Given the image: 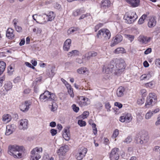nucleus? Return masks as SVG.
<instances>
[{"instance_id":"f257e3e1","label":"nucleus","mask_w":160,"mask_h":160,"mask_svg":"<svg viewBox=\"0 0 160 160\" xmlns=\"http://www.w3.org/2000/svg\"><path fill=\"white\" fill-rule=\"evenodd\" d=\"M113 64L115 65L117 68L114 72L115 74L116 75H119V73L125 68L126 64L123 59L117 58L113 59L111 62L110 65H108V68H113L114 67Z\"/></svg>"},{"instance_id":"f03ea898","label":"nucleus","mask_w":160,"mask_h":160,"mask_svg":"<svg viewBox=\"0 0 160 160\" xmlns=\"http://www.w3.org/2000/svg\"><path fill=\"white\" fill-rule=\"evenodd\" d=\"M26 149L22 146L14 144L11 146V156L15 158H22L25 152Z\"/></svg>"},{"instance_id":"7ed1b4c3","label":"nucleus","mask_w":160,"mask_h":160,"mask_svg":"<svg viewBox=\"0 0 160 160\" xmlns=\"http://www.w3.org/2000/svg\"><path fill=\"white\" fill-rule=\"evenodd\" d=\"M39 99L41 102H45L49 101H55L57 99V98L55 93L46 91L40 95Z\"/></svg>"},{"instance_id":"20e7f679","label":"nucleus","mask_w":160,"mask_h":160,"mask_svg":"<svg viewBox=\"0 0 160 160\" xmlns=\"http://www.w3.org/2000/svg\"><path fill=\"white\" fill-rule=\"evenodd\" d=\"M138 18L136 13L134 12H128L125 13L123 19L125 22L127 24L133 23Z\"/></svg>"},{"instance_id":"39448f33","label":"nucleus","mask_w":160,"mask_h":160,"mask_svg":"<svg viewBox=\"0 0 160 160\" xmlns=\"http://www.w3.org/2000/svg\"><path fill=\"white\" fill-rule=\"evenodd\" d=\"M97 37L98 38L103 40H107L110 38L111 33L108 29L102 28L98 32Z\"/></svg>"},{"instance_id":"423d86ee","label":"nucleus","mask_w":160,"mask_h":160,"mask_svg":"<svg viewBox=\"0 0 160 160\" xmlns=\"http://www.w3.org/2000/svg\"><path fill=\"white\" fill-rule=\"evenodd\" d=\"M69 150V148L67 145L61 147L58 149L56 153L59 160H62L66 158V153Z\"/></svg>"},{"instance_id":"0eeeda50","label":"nucleus","mask_w":160,"mask_h":160,"mask_svg":"<svg viewBox=\"0 0 160 160\" xmlns=\"http://www.w3.org/2000/svg\"><path fill=\"white\" fill-rule=\"evenodd\" d=\"M157 97L154 93H151L148 96L145 106L146 108H149L154 104L156 101Z\"/></svg>"},{"instance_id":"6e6552de","label":"nucleus","mask_w":160,"mask_h":160,"mask_svg":"<svg viewBox=\"0 0 160 160\" xmlns=\"http://www.w3.org/2000/svg\"><path fill=\"white\" fill-rule=\"evenodd\" d=\"M88 151L87 149L85 147H82L79 148L78 152L75 155L76 158L77 160H82L85 156Z\"/></svg>"},{"instance_id":"1a4fd4ad","label":"nucleus","mask_w":160,"mask_h":160,"mask_svg":"<svg viewBox=\"0 0 160 160\" xmlns=\"http://www.w3.org/2000/svg\"><path fill=\"white\" fill-rule=\"evenodd\" d=\"M32 18L37 23L40 24H44L47 22L44 16L40 15L38 14L34 15L32 16Z\"/></svg>"},{"instance_id":"9d476101","label":"nucleus","mask_w":160,"mask_h":160,"mask_svg":"<svg viewBox=\"0 0 160 160\" xmlns=\"http://www.w3.org/2000/svg\"><path fill=\"white\" fill-rule=\"evenodd\" d=\"M119 150L117 148H113L111 152L109 155V157L112 159L118 160L119 158L118 154Z\"/></svg>"},{"instance_id":"9b49d317","label":"nucleus","mask_w":160,"mask_h":160,"mask_svg":"<svg viewBox=\"0 0 160 160\" xmlns=\"http://www.w3.org/2000/svg\"><path fill=\"white\" fill-rule=\"evenodd\" d=\"M132 119L131 115L129 113L123 114L120 117L119 120L122 122H129Z\"/></svg>"},{"instance_id":"f8f14e48","label":"nucleus","mask_w":160,"mask_h":160,"mask_svg":"<svg viewBox=\"0 0 160 160\" xmlns=\"http://www.w3.org/2000/svg\"><path fill=\"white\" fill-rule=\"evenodd\" d=\"M157 22L156 17L153 16H151L148 17V26L149 28L154 27Z\"/></svg>"},{"instance_id":"ddd939ff","label":"nucleus","mask_w":160,"mask_h":160,"mask_svg":"<svg viewBox=\"0 0 160 160\" xmlns=\"http://www.w3.org/2000/svg\"><path fill=\"white\" fill-rule=\"evenodd\" d=\"M123 39L122 37L120 35H117L113 38L111 46L113 47L121 42Z\"/></svg>"},{"instance_id":"4468645a","label":"nucleus","mask_w":160,"mask_h":160,"mask_svg":"<svg viewBox=\"0 0 160 160\" xmlns=\"http://www.w3.org/2000/svg\"><path fill=\"white\" fill-rule=\"evenodd\" d=\"M30 105V103L29 102L25 101L21 103L20 106V108L23 112H27L29 108Z\"/></svg>"},{"instance_id":"2eb2a0df","label":"nucleus","mask_w":160,"mask_h":160,"mask_svg":"<svg viewBox=\"0 0 160 160\" xmlns=\"http://www.w3.org/2000/svg\"><path fill=\"white\" fill-rule=\"evenodd\" d=\"M18 126L19 128L21 130H25L27 128L28 121L26 119H22L20 120L19 122Z\"/></svg>"},{"instance_id":"dca6fc26","label":"nucleus","mask_w":160,"mask_h":160,"mask_svg":"<svg viewBox=\"0 0 160 160\" xmlns=\"http://www.w3.org/2000/svg\"><path fill=\"white\" fill-rule=\"evenodd\" d=\"M79 104L81 106H84L89 104L90 101L89 99L87 98H85L83 97H79Z\"/></svg>"},{"instance_id":"f3484780","label":"nucleus","mask_w":160,"mask_h":160,"mask_svg":"<svg viewBox=\"0 0 160 160\" xmlns=\"http://www.w3.org/2000/svg\"><path fill=\"white\" fill-rule=\"evenodd\" d=\"M71 42L72 40L70 39H68L65 41L63 47V49L64 51L68 52L69 50Z\"/></svg>"},{"instance_id":"a211bd4d","label":"nucleus","mask_w":160,"mask_h":160,"mask_svg":"<svg viewBox=\"0 0 160 160\" xmlns=\"http://www.w3.org/2000/svg\"><path fill=\"white\" fill-rule=\"evenodd\" d=\"M111 2L109 0H103L101 5V8L103 9H108L110 6Z\"/></svg>"},{"instance_id":"6ab92c4d","label":"nucleus","mask_w":160,"mask_h":160,"mask_svg":"<svg viewBox=\"0 0 160 160\" xmlns=\"http://www.w3.org/2000/svg\"><path fill=\"white\" fill-rule=\"evenodd\" d=\"M152 73L151 72H148L147 73L143 74L139 77L140 81H143L147 78H150L152 77Z\"/></svg>"},{"instance_id":"aec40b11","label":"nucleus","mask_w":160,"mask_h":160,"mask_svg":"<svg viewBox=\"0 0 160 160\" xmlns=\"http://www.w3.org/2000/svg\"><path fill=\"white\" fill-rule=\"evenodd\" d=\"M42 149L41 147H37L34 148L31 152V154L40 155L39 153L42 152Z\"/></svg>"},{"instance_id":"412c9836","label":"nucleus","mask_w":160,"mask_h":160,"mask_svg":"<svg viewBox=\"0 0 160 160\" xmlns=\"http://www.w3.org/2000/svg\"><path fill=\"white\" fill-rule=\"evenodd\" d=\"M132 7H135L139 6L140 3L139 0H126Z\"/></svg>"},{"instance_id":"4be33fe9","label":"nucleus","mask_w":160,"mask_h":160,"mask_svg":"<svg viewBox=\"0 0 160 160\" xmlns=\"http://www.w3.org/2000/svg\"><path fill=\"white\" fill-rule=\"evenodd\" d=\"M77 73L79 74H84L88 72L89 70L85 67H82L77 70Z\"/></svg>"},{"instance_id":"5701e85b","label":"nucleus","mask_w":160,"mask_h":160,"mask_svg":"<svg viewBox=\"0 0 160 160\" xmlns=\"http://www.w3.org/2000/svg\"><path fill=\"white\" fill-rule=\"evenodd\" d=\"M156 85V82L154 80L151 81L149 82L145 83L144 86L147 88L151 89L154 88Z\"/></svg>"},{"instance_id":"b1692460","label":"nucleus","mask_w":160,"mask_h":160,"mask_svg":"<svg viewBox=\"0 0 160 160\" xmlns=\"http://www.w3.org/2000/svg\"><path fill=\"white\" fill-rule=\"evenodd\" d=\"M63 137L66 141H69L71 138L70 133L68 130L65 129L63 134Z\"/></svg>"},{"instance_id":"393cba45","label":"nucleus","mask_w":160,"mask_h":160,"mask_svg":"<svg viewBox=\"0 0 160 160\" xmlns=\"http://www.w3.org/2000/svg\"><path fill=\"white\" fill-rule=\"evenodd\" d=\"M125 89L122 87H119L117 90L116 94L117 97H122L124 95V92Z\"/></svg>"},{"instance_id":"a878e982","label":"nucleus","mask_w":160,"mask_h":160,"mask_svg":"<svg viewBox=\"0 0 160 160\" xmlns=\"http://www.w3.org/2000/svg\"><path fill=\"white\" fill-rule=\"evenodd\" d=\"M139 38V41L145 44L149 42L151 39V38L149 37L140 36Z\"/></svg>"},{"instance_id":"bb28decb","label":"nucleus","mask_w":160,"mask_h":160,"mask_svg":"<svg viewBox=\"0 0 160 160\" xmlns=\"http://www.w3.org/2000/svg\"><path fill=\"white\" fill-rule=\"evenodd\" d=\"M47 16L48 18V19H46L47 22L51 21L54 18L55 14L53 12L50 11L48 12Z\"/></svg>"},{"instance_id":"cd10ccee","label":"nucleus","mask_w":160,"mask_h":160,"mask_svg":"<svg viewBox=\"0 0 160 160\" xmlns=\"http://www.w3.org/2000/svg\"><path fill=\"white\" fill-rule=\"evenodd\" d=\"M79 52L77 50H73L69 52L67 54L68 57H74L79 55Z\"/></svg>"},{"instance_id":"c85d7f7f","label":"nucleus","mask_w":160,"mask_h":160,"mask_svg":"<svg viewBox=\"0 0 160 160\" xmlns=\"http://www.w3.org/2000/svg\"><path fill=\"white\" fill-rule=\"evenodd\" d=\"M113 52L116 54L124 53L126 52L125 49L122 47L118 48L114 51Z\"/></svg>"},{"instance_id":"c756f323","label":"nucleus","mask_w":160,"mask_h":160,"mask_svg":"<svg viewBox=\"0 0 160 160\" xmlns=\"http://www.w3.org/2000/svg\"><path fill=\"white\" fill-rule=\"evenodd\" d=\"M6 63L3 61H0V75H1L5 70Z\"/></svg>"},{"instance_id":"7c9ffc66","label":"nucleus","mask_w":160,"mask_h":160,"mask_svg":"<svg viewBox=\"0 0 160 160\" xmlns=\"http://www.w3.org/2000/svg\"><path fill=\"white\" fill-rule=\"evenodd\" d=\"M49 108L52 112L56 111L58 108V105L55 102H52L51 105H49Z\"/></svg>"},{"instance_id":"2f4dec72","label":"nucleus","mask_w":160,"mask_h":160,"mask_svg":"<svg viewBox=\"0 0 160 160\" xmlns=\"http://www.w3.org/2000/svg\"><path fill=\"white\" fill-rule=\"evenodd\" d=\"M89 113L88 111H85L80 116L78 117V118H82L85 119L87 118L89 115Z\"/></svg>"},{"instance_id":"473e14b6","label":"nucleus","mask_w":160,"mask_h":160,"mask_svg":"<svg viewBox=\"0 0 160 160\" xmlns=\"http://www.w3.org/2000/svg\"><path fill=\"white\" fill-rule=\"evenodd\" d=\"M147 17V15L146 14L143 15L141 17L139 18L138 21V23L139 24H143L145 20L146 19Z\"/></svg>"},{"instance_id":"72a5a7b5","label":"nucleus","mask_w":160,"mask_h":160,"mask_svg":"<svg viewBox=\"0 0 160 160\" xmlns=\"http://www.w3.org/2000/svg\"><path fill=\"white\" fill-rule=\"evenodd\" d=\"M9 114H6L3 115L2 117V120L5 123H7L10 121L9 119Z\"/></svg>"},{"instance_id":"f704fd0d","label":"nucleus","mask_w":160,"mask_h":160,"mask_svg":"<svg viewBox=\"0 0 160 160\" xmlns=\"http://www.w3.org/2000/svg\"><path fill=\"white\" fill-rule=\"evenodd\" d=\"M41 158L40 155L31 154L30 160H38Z\"/></svg>"},{"instance_id":"c9c22d12","label":"nucleus","mask_w":160,"mask_h":160,"mask_svg":"<svg viewBox=\"0 0 160 160\" xmlns=\"http://www.w3.org/2000/svg\"><path fill=\"white\" fill-rule=\"evenodd\" d=\"M124 36L126 38L130 41L131 42L133 40L134 38V36L129 34H125Z\"/></svg>"},{"instance_id":"e433bc0d","label":"nucleus","mask_w":160,"mask_h":160,"mask_svg":"<svg viewBox=\"0 0 160 160\" xmlns=\"http://www.w3.org/2000/svg\"><path fill=\"white\" fill-rule=\"evenodd\" d=\"M78 30V28H77L72 27L69 29L67 32L68 34H71Z\"/></svg>"},{"instance_id":"4c0bfd02","label":"nucleus","mask_w":160,"mask_h":160,"mask_svg":"<svg viewBox=\"0 0 160 160\" xmlns=\"http://www.w3.org/2000/svg\"><path fill=\"white\" fill-rule=\"evenodd\" d=\"M119 133V130L117 129H115L113 131V134L112 135V138L113 139H115L118 136Z\"/></svg>"},{"instance_id":"58836bf2","label":"nucleus","mask_w":160,"mask_h":160,"mask_svg":"<svg viewBox=\"0 0 160 160\" xmlns=\"http://www.w3.org/2000/svg\"><path fill=\"white\" fill-rule=\"evenodd\" d=\"M78 125L80 127H84L86 125V122L82 120H78Z\"/></svg>"},{"instance_id":"ea45409f","label":"nucleus","mask_w":160,"mask_h":160,"mask_svg":"<svg viewBox=\"0 0 160 160\" xmlns=\"http://www.w3.org/2000/svg\"><path fill=\"white\" fill-rule=\"evenodd\" d=\"M144 99L143 98H139L137 100V103L139 105H141L144 103Z\"/></svg>"},{"instance_id":"a19ab883","label":"nucleus","mask_w":160,"mask_h":160,"mask_svg":"<svg viewBox=\"0 0 160 160\" xmlns=\"http://www.w3.org/2000/svg\"><path fill=\"white\" fill-rule=\"evenodd\" d=\"M153 114V112H152L149 111L145 115V118L147 119H150Z\"/></svg>"},{"instance_id":"79ce46f5","label":"nucleus","mask_w":160,"mask_h":160,"mask_svg":"<svg viewBox=\"0 0 160 160\" xmlns=\"http://www.w3.org/2000/svg\"><path fill=\"white\" fill-rule=\"evenodd\" d=\"M105 107L107 110V112H110L111 111V106L109 102H106L105 103Z\"/></svg>"},{"instance_id":"37998d69","label":"nucleus","mask_w":160,"mask_h":160,"mask_svg":"<svg viewBox=\"0 0 160 160\" xmlns=\"http://www.w3.org/2000/svg\"><path fill=\"white\" fill-rule=\"evenodd\" d=\"M33 32H35L37 34H39L41 33L42 30L41 29L38 28H34L32 29Z\"/></svg>"},{"instance_id":"c03bdc74","label":"nucleus","mask_w":160,"mask_h":160,"mask_svg":"<svg viewBox=\"0 0 160 160\" xmlns=\"http://www.w3.org/2000/svg\"><path fill=\"white\" fill-rule=\"evenodd\" d=\"M54 8L58 10H61L62 8L61 5L57 2L55 3L53 5Z\"/></svg>"},{"instance_id":"a18cd8bd","label":"nucleus","mask_w":160,"mask_h":160,"mask_svg":"<svg viewBox=\"0 0 160 160\" xmlns=\"http://www.w3.org/2000/svg\"><path fill=\"white\" fill-rule=\"evenodd\" d=\"M136 143L137 144H142L143 143V141L139 138L136 137L135 138Z\"/></svg>"},{"instance_id":"49530a36","label":"nucleus","mask_w":160,"mask_h":160,"mask_svg":"<svg viewBox=\"0 0 160 160\" xmlns=\"http://www.w3.org/2000/svg\"><path fill=\"white\" fill-rule=\"evenodd\" d=\"M132 138L130 136L127 137L124 141V142L127 143H128L132 141Z\"/></svg>"},{"instance_id":"de8ad7c7","label":"nucleus","mask_w":160,"mask_h":160,"mask_svg":"<svg viewBox=\"0 0 160 160\" xmlns=\"http://www.w3.org/2000/svg\"><path fill=\"white\" fill-rule=\"evenodd\" d=\"M72 107L74 112H77L79 111V107L76 106L75 104H73L72 105Z\"/></svg>"},{"instance_id":"09e8293b","label":"nucleus","mask_w":160,"mask_h":160,"mask_svg":"<svg viewBox=\"0 0 160 160\" xmlns=\"http://www.w3.org/2000/svg\"><path fill=\"white\" fill-rule=\"evenodd\" d=\"M76 62L79 64H82L83 62V59L82 58H76Z\"/></svg>"},{"instance_id":"8fccbe9b","label":"nucleus","mask_w":160,"mask_h":160,"mask_svg":"<svg viewBox=\"0 0 160 160\" xmlns=\"http://www.w3.org/2000/svg\"><path fill=\"white\" fill-rule=\"evenodd\" d=\"M6 135H10V126L8 125L6 126V130L5 133Z\"/></svg>"},{"instance_id":"3c124183","label":"nucleus","mask_w":160,"mask_h":160,"mask_svg":"<svg viewBox=\"0 0 160 160\" xmlns=\"http://www.w3.org/2000/svg\"><path fill=\"white\" fill-rule=\"evenodd\" d=\"M68 92L71 97L73 98L74 97V94L72 88L68 90Z\"/></svg>"},{"instance_id":"603ef678","label":"nucleus","mask_w":160,"mask_h":160,"mask_svg":"<svg viewBox=\"0 0 160 160\" xmlns=\"http://www.w3.org/2000/svg\"><path fill=\"white\" fill-rule=\"evenodd\" d=\"M114 105L115 106L118 107L119 109L122 108V105L118 102H115L114 103Z\"/></svg>"},{"instance_id":"864d4df0","label":"nucleus","mask_w":160,"mask_h":160,"mask_svg":"<svg viewBox=\"0 0 160 160\" xmlns=\"http://www.w3.org/2000/svg\"><path fill=\"white\" fill-rule=\"evenodd\" d=\"M50 132L52 136H54L57 133V131L55 129H51L50 131Z\"/></svg>"},{"instance_id":"5fc2aeb1","label":"nucleus","mask_w":160,"mask_h":160,"mask_svg":"<svg viewBox=\"0 0 160 160\" xmlns=\"http://www.w3.org/2000/svg\"><path fill=\"white\" fill-rule=\"evenodd\" d=\"M30 62L34 66H36L37 64V61L34 59L32 60Z\"/></svg>"},{"instance_id":"6e6d98bb","label":"nucleus","mask_w":160,"mask_h":160,"mask_svg":"<svg viewBox=\"0 0 160 160\" xmlns=\"http://www.w3.org/2000/svg\"><path fill=\"white\" fill-rule=\"evenodd\" d=\"M155 64L157 66H160V58H158L155 60Z\"/></svg>"},{"instance_id":"4d7b16f0","label":"nucleus","mask_w":160,"mask_h":160,"mask_svg":"<svg viewBox=\"0 0 160 160\" xmlns=\"http://www.w3.org/2000/svg\"><path fill=\"white\" fill-rule=\"evenodd\" d=\"M54 73L53 70H51L49 73L48 76L50 77H52L54 75Z\"/></svg>"},{"instance_id":"13d9d810","label":"nucleus","mask_w":160,"mask_h":160,"mask_svg":"<svg viewBox=\"0 0 160 160\" xmlns=\"http://www.w3.org/2000/svg\"><path fill=\"white\" fill-rule=\"evenodd\" d=\"M15 28L16 30L18 32H21L22 31V28L21 27L19 26H15Z\"/></svg>"},{"instance_id":"bf43d9fd","label":"nucleus","mask_w":160,"mask_h":160,"mask_svg":"<svg viewBox=\"0 0 160 160\" xmlns=\"http://www.w3.org/2000/svg\"><path fill=\"white\" fill-rule=\"evenodd\" d=\"M6 36L8 38V39L10 38V31H9V28H8L7 30L6 34Z\"/></svg>"},{"instance_id":"052dcab7","label":"nucleus","mask_w":160,"mask_h":160,"mask_svg":"<svg viewBox=\"0 0 160 160\" xmlns=\"http://www.w3.org/2000/svg\"><path fill=\"white\" fill-rule=\"evenodd\" d=\"M152 51V49L151 48H148L144 52V53L145 54H148L150 53Z\"/></svg>"},{"instance_id":"680f3d73","label":"nucleus","mask_w":160,"mask_h":160,"mask_svg":"<svg viewBox=\"0 0 160 160\" xmlns=\"http://www.w3.org/2000/svg\"><path fill=\"white\" fill-rule=\"evenodd\" d=\"M155 125L158 126L160 125V117L159 116L157 118V120L155 122Z\"/></svg>"},{"instance_id":"e2e57ef3","label":"nucleus","mask_w":160,"mask_h":160,"mask_svg":"<svg viewBox=\"0 0 160 160\" xmlns=\"http://www.w3.org/2000/svg\"><path fill=\"white\" fill-rule=\"evenodd\" d=\"M79 11V10H77L74 11L73 12V15L74 16H76L78 15Z\"/></svg>"},{"instance_id":"0e129e2a","label":"nucleus","mask_w":160,"mask_h":160,"mask_svg":"<svg viewBox=\"0 0 160 160\" xmlns=\"http://www.w3.org/2000/svg\"><path fill=\"white\" fill-rule=\"evenodd\" d=\"M56 125V123L55 122H52L50 123V126L52 127H54Z\"/></svg>"},{"instance_id":"69168bd1","label":"nucleus","mask_w":160,"mask_h":160,"mask_svg":"<svg viewBox=\"0 0 160 160\" xmlns=\"http://www.w3.org/2000/svg\"><path fill=\"white\" fill-rule=\"evenodd\" d=\"M12 118L14 120H17L18 118V116L17 114H14L12 115Z\"/></svg>"},{"instance_id":"338daca9","label":"nucleus","mask_w":160,"mask_h":160,"mask_svg":"<svg viewBox=\"0 0 160 160\" xmlns=\"http://www.w3.org/2000/svg\"><path fill=\"white\" fill-rule=\"evenodd\" d=\"M21 78L20 77H17L14 80V81L15 83H17L20 81Z\"/></svg>"},{"instance_id":"774afa93","label":"nucleus","mask_w":160,"mask_h":160,"mask_svg":"<svg viewBox=\"0 0 160 160\" xmlns=\"http://www.w3.org/2000/svg\"><path fill=\"white\" fill-rule=\"evenodd\" d=\"M154 150L156 152H160V147L158 146H156L154 147Z\"/></svg>"}]
</instances>
